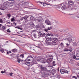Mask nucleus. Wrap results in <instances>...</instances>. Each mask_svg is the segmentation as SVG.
I'll return each instance as SVG.
<instances>
[{
  "label": "nucleus",
  "instance_id": "42",
  "mask_svg": "<svg viewBox=\"0 0 79 79\" xmlns=\"http://www.w3.org/2000/svg\"><path fill=\"white\" fill-rule=\"evenodd\" d=\"M66 45H67V47L68 48V47H69V44H68V43H67L66 44Z\"/></svg>",
  "mask_w": 79,
  "mask_h": 79
},
{
  "label": "nucleus",
  "instance_id": "64",
  "mask_svg": "<svg viewBox=\"0 0 79 79\" xmlns=\"http://www.w3.org/2000/svg\"><path fill=\"white\" fill-rule=\"evenodd\" d=\"M77 77H79V76L78 75H77Z\"/></svg>",
  "mask_w": 79,
  "mask_h": 79
},
{
  "label": "nucleus",
  "instance_id": "25",
  "mask_svg": "<svg viewBox=\"0 0 79 79\" xmlns=\"http://www.w3.org/2000/svg\"><path fill=\"white\" fill-rule=\"evenodd\" d=\"M16 51H17V49L16 48L13 49L12 50V52L13 53H15V52H16Z\"/></svg>",
  "mask_w": 79,
  "mask_h": 79
},
{
  "label": "nucleus",
  "instance_id": "16",
  "mask_svg": "<svg viewBox=\"0 0 79 79\" xmlns=\"http://www.w3.org/2000/svg\"><path fill=\"white\" fill-rule=\"evenodd\" d=\"M65 8H66V9H69V8H66V5L63 6L61 7V9L62 10H65Z\"/></svg>",
  "mask_w": 79,
  "mask_h": 79
},
{
  "label": "nucleus",
  "instance_id": "35",
  "mask_svg": "<svg viewBox=\"0 0 79 79\" xmlns=\"http://www.w3.org/2000/svg\"><path fill=\"white\" fill-rule=\"evenodd\" d=\"M60 45V46H61V47H64V45H63V43H61Z\"/></svg>",
  "mask_w": 79,
  "mask_h": 79
},
{
  "label": "nucleus",
  "instance_id": "4",
  "mask_svg": "<svg viewBox=\"0 0 79 79\" xmlns=\"http://www.w3.org/2000/svg\"><path fill=\"white\" fill-rule=\"evenodd\" d=\"M33 60H34V58H33L32 56H29L25 60V61H26V62L25 63V64H27V65H28L27 64H29V62H27V61H33Z\"/></svg>",
  "mask_w": 79,
  "mask_h": 79
},
{
  "label": "nucleus",
  "instance_id": "29",
  "mask_svg": "<svg viewBox=\"0 0 79 79\" xmlns=\"http://www.w3.org/2000/svg\"><path fill=\"white\" fill-rule=\"evenodd\" d=\"M46 63H47L48 64L50 63V60L48 59L46 60Z\"/></svg>",
  "mask_w": 79,
  "mask_h": 79
},
{
  "label": "nucleus",
  "instance_id": "45",
  "mask_svg": "<svg viewBox=\"0 0 79 79\" xmlns=\"http://www.w3.org/2000/svg\"><path fill=\"white\" fill-rule=\"evenodd\" d=\"M13 73H9V75H10V76H12V75H13Z\"/></svg>",
  "mask_w": 79,
  "mask_h": 79
},
{
  "label": "nucleus",
  "instance_id": "14",
  "mask_svg": "<svg viewBox=\"0 0 79 79\" xmlns=\"http://www.w3.org/2000/svg\"><path fill=\"white\" fill-rule=\"evenodd\" d=\"M14 9L15 10H19V7H18V4L15 5L14 8Z\"/></svg>",
  "mask_w": 79,
  "mask_h": 79
},
{
  "label": "nucleus",
  "instance_id": "22",
  "mask_svg": "<svg viewBox=\"0 0 79 79\" xmlns=\"http://www.w3.org/2000/svg\"><path fill=\"white\" fill-rule=\"evenodd\" d=\"M9 6H12L13 5V4L11 2H8Z\"/></svg>",
  "mask_w": 79,
  "mask_h": 79
},
{
  "label": "nucleus",
  "instance_id": "21",
  "mask_svg": "<svg viewBox=\"0 0 79 79\" xmlns=\"http://www.w3.org/2000/svg\"><path fill=\"white\" fill-rule=\"evenodd\" d=\"M68 48L69 49V51L70 52H73V49L71 47H68Z\"/></svg>",
  "mask_w": 79,
  "mask_h": 79
},
{
  "label": "nucleus",
  "instance_id": "34",
  "mask_svg": "<svg viewBox=\"0 0 79 79\" xmlns=\"http://www.w3.org/2000/svg\"><path fill=\"white\" fill-rule=\"evenodd\" d=\"M61 5H59V6H57V8H61Z\"/></svg>",
  "mask_w": 79,
  "mask_h": 79
},
{
  "label": "nucleus",
  "instance_id": "28",
  "mask_svg": "<svg viewBox=\"0 0 79 79\" xmlns=\"http://www.w3.org/2000/svg\"><path fill=\"white\" fill-rule=\"evenodd\" d=\"M24 54H21V55L20 56V57L21 58H24Z\"/></svg>",
  "mask_w": 79,
  "mask_h": 79
},
{
  "label": "nucleus",
  "instance_id": "46",
  "mask_svg": "<svg viewBox=\"0 0 79 79\" xmlns=\"http://www.w3.org/2000/svg\"><path fill=\"white\" fill-rule=\"evenodd\" d=\"M76 56L77 57H79V53H77L76 54Z\"/></svg>",
  "mask_w": 79,
  "mask_h": 79
},
{
  "label": "nucleus",
  "instance_id": "24",
  "mask_svg": "<svg viewBox=\"0 0 79 79\" xmlns=\"http://www.w3.org/2000/svg\"><path fill=\"white\" fill-rule=\"evenodd\" d=\"M52 74H54V73H56V70L55 69H53L52 70Z\"/></svg>",
  "mask_w": 79,
  "mask_h": 79
},
{
  "label": "nucleus",
  "instance_id": "5",
  "mask_svg": "<svg viewBox=\"0 0 79 79\" xmlns=\"http://www.w3.org/2000/svg\"><path fill=\"white\" fill-rule=\"evenodd\" d=\"M68 3L69 4L66 5V8H69V9L70 8L71 6H73L74 4V2L72 1H69L68 2Z\"/></svg>",
  "mask_w": 79,
  "mask_h": 79
},
{
  "label": "nucleus",
  "instance_id": "31",
  "mask_svg": "<svg viewBox=\"0 0 79 79\" xmlns=\"http://www.w3.org/2000/svg\"><path fill=\"white\" fill-rule=\"evenodd\" d=\"M64 52H68L69 50L68 48H66L64 49Z\"/></svg>",
  "mask_w": 79,
  "mask_h": 79
},
{
  "label": "nucleus",
  "instance_id": "23",
  "mask_svg": "<svg viewBox=\"0 0 79 79\" xmlns=\"http://www.w3.org/2000/svg\"><path fill=\"white\" fill-rule=\"evenodd\" d=\"M53 39V40L54 41H55L56 42H58V38H54Z\"/></svg>",
  "mask_w": 79,
  "mask_h": 79
},
{
  "label": "nucleus",
  "instance_id": "2",
  "mask_svg": "<svg viewBox=\"0 0 79 79\" xmlns=\"http://www.w3.org/2000/svg\"><path fill=\"white\" fill-rule=\"evenodd\" d=\"M50 35L53 36V35H52L50 33H48L46 35L45 37V39L47 40V41H48L47 42H46V43L48 45H52V43L49 42L52 41V38H51Z\"/></svg>",
  "mask_w": 79,
  "mask_h": 79
},
{
  "label": "nucleus",
  "instance_id": "61",
  "mask_svg": "<svg viewBox=\"0 0 79 79\" xmlns=\"http://www.w3.org/2000/svg\"><path fill=\"white\" fill-rule=\"evenodd\" d=\"M70 60L71 61H73V60L72 59H70Z\"/></svg>",
  "mask_w": 79,
  "mask_h": 79
},
{
  "label": "nucleus",
  "instance_id": "57",
  "mask_svg": "<svg viewBox=\"0 0 79 79\" xmlns=\"http://www.w3.org/2000/svg\"><path fill=\"white\" fill-rule=\"evenodd\" d=\"M76 60H79V58H78V57H77V58H76Z\"/></svg>",
  "mask_w": 79,
  "mask_h": 79
},
{
  "label": "nucleus",
  "instance_id": "11",
  "mask_svg": "<svg viewBox=\"0 0 79 79\" xmlns=\"http://www.w3.org/2000/svg\"><path fill=\"white\" fill-rule=\"evenodd\" d=\"M51 29H52V26L48 27L44 29V31L45 32H48V31H50Z\"/></svg>",
  "mask_w": 79,
  "mask_h": 79
},
{
  "label": "nucleus",
  "instance_id": "30",
  "mask_svg": "<svg viewBox=\"0 0 79 79\" xmlns=\"http://www.w3.org/2000/svg\"><path fill=\"white\" fill-rule=\"evenodd\" d=\"M30 50H31V51H35V50H34V48L32 47L30 48Z\"/></svg>",
  "mask_w": 79,
  "mask_h": 79
},
{
  "label": "nucleus",
  "instance_id": "37",
  "mask_svg": "<svg viewBox=\"0 0 79 79\" xmlns=\"http://www.w3.org/2000/svg\"><path fill=\"white\" fill-rule=\"evenodd\" d=\"M33 36L36 39V38H37V35H36L35 34H34Z\"/></svg>",
  "mask_w": 79,
  "mask_h": 79
},
{
  "label": "nucleus",
  "instance_id": "13",
  "mask_svg": "<svg viewBox=\"0 0 79 79\" xmlns=\"http://www.w3.org/2000/svg\"><path fill=\"white\" fill-rule=\"evenodd\" d=\"M15 28L17 29H20V30H23V26L22 25H21L20 26H17L15 27Z\"/></svg>",
  "mask_w": 79,
  "mask_h": 79
},
{
  "label": "nucleus",
  "instance_id": "7",
  "mask_svg": "<svg viewBox=\"0 0 79 79\" xmlns=\"http://www.w3.org/2000/svg\"><path fill=\"white\" fill-rule=\"evenodd\" d=\"M78 8L77 6H76V5H74L73 4V6L71 5L70 6V8L69 9L70 10H77Z\"/></svg>",
  "mask_w": 79,
  "mask_h": 79
},
{
  "label": "nucleus",
  "instance_id": "18",
  "mask_svg": "<svg viewBox=\"0 0 79 79\" xmlns=\"http://www.w3.org/2000/svg\"><path fill=\"white\" fill-rule=\"evenodd\" d=\"M41 60L42 63H46V60L45 59H42Z\"/></svg>",
  "mask_w": 79,
  "mask_h": 79
},
{
  "label": "nucleus",
  "instance_id": "26",
  "mask_svg": "<svg viewBox=\"0 0 79 79\" xmlns=\"http://www.w3.org/2000/svg\"><path fill=\"white\" fill-rule=\"evenodd\" d=\"M1 29H2V30H5L6 29V27L2 25V27H1Z\"/></svg>",
  "mask_w": 79,
  "mask_h": 79
},
{
  "label": "nucleus",
  "instance_id": "20",
  "mask_svg": "<svg viewBox=\"0 0 79 79\" xmlns=\"http://www.w3.org/2000/svg\"><path fill=\"white\" fill-rule=\"evenodd\" d=\"M30 25L32 27H34V26H35L34 24V23L32 22H30Z\"/></svg>",
  "mask_w": 79,
  "mask_h": 79
},
{
  "label": "nucleus",
  "instance_id": "8",
  "mask_svg": "<svg viewBox=\"0 0 79 79\" xmlns=\"http://www.w3.org/2000/svg\"><path fill=\"white\" fill-rule=\"evenodd\" d=\"M60 73L62 74H63L64 73H67V74H68V71L64 69H60Z\"/></svg>",
  "mask_w": 79,
  "mask_h": 79
},
{
  "label": "nucleus",
  "instance_id": "12",
  "mask_svg": "<svg viewBox=\"0 0 79 79\" xmlns=\"http://www.w3.org/2000/svg\"><path fill=\"white\" fill-rule=\"evenodd\" d=\"M72 36L71 35H69L67 36V40L69 42H72L73 40H72Z\"/></svg>",
  "mask_w": 79,
  "mask_h": 79
},
{
  "label": "nucleus",
  "instance_id": "19",
  "mask_svg": "<svg viewBox=\"0 0 79 79\" xmlns=\"http://www.w3.org/2000/svg\"><path fill=\"white\" fill-rule=\"evenodd\" d=\"M17 62L18 63H20V62H21L23 61V60H21L20 58H18V57L17 58Z\"/></svg>",
  "mask_w": 79,
  "mask_h": 79
},
{
  "label": "nucleus",
  "instance_id": "51",
  "mask_svg": "<svg viewBox=\"0 0 79 79\" xmlns=\"http://www.w3.org/2000/svg\"><path fill=\"white\" fill-rule=\"evenodd\" d=\"M13 24H14V25H15V26H16V23H13Z\"/></svg>",
  "mask_w": 79,
  "mask_h": 79
},
{
  "label": "nucleus",
  "instance_id": "54",
  "mask_svg": "<svg viewBox=\"0 0 79 79\" xmlns=\"http://www.w3.org/2000/svg\"><path fill=\"white\" fill-rule=\"evenodd\" d=\"M3 25H2V24H0V27H2Z\"/></svg>",
  "mask_w": 79,
  "mask_h": 79
},
{
  "label": "nucleus",
  "instance_id": "63",
  "mask_svg": "<svg viewBox=\"0 0 79 79\" xmlns=\"http://www.w3.org/2000/svg\"><path fill=\"white\" fill-rule=\"evenodd\" d=\"M77 66H79V63L77 64Z\"/></svg>",
  "mask_w": 79,
  "mask_h": 79
},
{
  "label": "nucleus",
  "instance_id": "41",
  "mask_svg": "<svg viewBox=\"0 0 79 79\" xmlns=\"http://www.w3.org/2000/svg\"><path fill=\"white\" fill-rule=\"evenodd\" d=\"M11 21H15V17H13L11 19Z\"/></svg>",
  "mask_w": 79,
  "mask_h": 79
},
{
  "label": "nucleus",
  "instance_id": "59",
  "mask_svg": "<svg viewBox=\"0 0 79 79\" xmlns=\"http://www.w3.org/2000/svg\"><path fill=\"white\" fill-rule=\"evenodd\" d=\"M59 68L58 67L57 69V71H60V70H59Z\"/></svg>",
  "mask_w": 79,
  "mask_h": 79
},
{
  "label": "nucleus",
  "instance_id": "6",
  "mask_svg": "<svg viewBox=\"0 0 79 79\" xmlns=\"http://www.w3.org/2000/svg\"><path fill=\"white\" fill-rule=\"evenodd\" d=\"M37 18L36 19V21L40 22V23L42 22V21H44V20H43V18L41 17V16H38Z\"/></svg>",
  "mask_w": 79,
  "mask_h": 79
},
{
  "label": "nucleus",
  "instance_id": "27",
  "mask_svg": "<svg viewBox=\"0 0 79 79\" xmlns=\"http://www.w3.org/2000/svg\"><path fill=\"white\" fill-rule=\"evenodd\" d=\"M0 52L1 53H4V49L3 48H1L0 49Z\"/></svg>",
  "mask_w": 79,
  "mask_h": 79
},
{
  "label": "nucleus",
  "instance_id": "60",
  "mask_svg": "<svg viewBox=\"0 0 79 79\" xmlns=\"http://www.w3.org/2000/svg\"><path fill=\"white\" fill-rule=\"evenodd\" d=\"M2 12L0 11V15H2Z\"/></svg>",
  "mask_w": 79,
  "mask_h": 79
},
{
  "label": "nucleus",
  "instance_id": "49",
  "mask_svg": "<svg viewBox=\"0 0 79 79\" xmlns=\"http://www.w3.org/2000/svg\"><path fill=\"white\" fill-rule=\"evenodd\" d=\"M68 54H66L65 53H64L63 54V56H66V55H67Z\"/></svg>",
  "mask_w": 79,
  "mask_h": 79
},
{
  "label": "nucleus",
  "instance_id": "52",
  "mask_svg": "<svg viewBox=\"0 0 79 79\" xmlns=\"http://www.w3.org/2000/svg\"><path fill=\"white\" fill-rule=\"evenodd\" d=\"M34 9V10H40V9H39L34 8V9Z\"/></svg>",
  "mask_w": 79,
  "mask_h": 79
},
{
  "label": "nucleus",
  "instance_id": "48",
  "mask_svg": "<svg viewBox=\"0 0 79 79\" xmlns=\"http://www.w3.org/2000/svg\"><path fill=\"white\" fill-rule=\"evenodd\" d=\"M74 46H77V43H74Z\"/></svg>",
  "mask_w": 79,
  "mask_h": 79
},
{
  "label": "nucleus",
  "instance_id": "40",
  "mask_svg": "<svg viewBox=\"0 0 79 79\" xmlns=\"http://www.w3.org/2000/svg\"><path fill=\"white\" fill-rule=\"evenodd\" d=\"M3 23V19H0V23Z\"/></svg>",
  "mask_w": 79,
  "mask_h": 79
},
{
  "label": "nucleus",
  "instance_id": "17",
  "mask_svg": "<svg viewBox=\"0 0 79 79\" xmlns=\"http://www.w3.org/2000/svg\"><path fill=\"white\" fill-rule=\"evenodd\" d=\"M45 23L48 25H51V22L49 20H45Z\"/></svg>",
  "mask_w": 79,
  "mask_h": 79
},
{
  "label": "nucleus",
  "instance_id": "15",
  "mask_svg": "<svg viewBox=\"0 0 79 79\" xmlns=\"http://www.w3.org/2000/svg\"><path fill=\"white\" fill-rule=\"evenodd\" d=\"M57 43L55 41L53 40L52 41V45H56Z\"/></svg>",
  "mask_w": 79,
  "mask_h": 79
},
{
  "label": "nucleus",
  "instance_id": "43",
  "mask_svg": "<svg viewBox=\"0 0 79 79\" xmlns=\"http://www.w3.org/2000/svg\"><path fill=\"white\" fill-rule=\"evenodd\" d=\"M7 31L8 32H9V33H10V32H11V31H10V28H9L7 30Z\"/></svg>",
  "mask_w": 79,
  "mask_h": 79
},
{
  "label": "nucleus",
  "instance_id": "1",
  "mask_svg": "<svg viewBox=\"0 0 79 79\" xmlns=\"http://www.w3.org/2000/svg\"><path fill=\"white\" fill-rule=\"evenodd\" d=\"M40 68L41 70L44 72L43 73L41 72L40 75L42 77H45L47 76V75L48 74V73L50 72V71L47 69L46 68V67L41 66L40 67Z\"/></svg>",
  "mask_w": 79,
  "mask_h": 79
},
{
  "label": "nucleus",
  "instance_id": "38",
  "mask_svg": "<svg viewBox=\"0 0 79 79\" xmlns=\"http://www.w3.org/2000/svg\"><path fill=\"white\" fill-rule=\"evenodd\" d=\"M11 3H12L13 4V3H16V1L15 0H13L12 1Z\"/></svg>",
  "mask_w": 79,
  "mask_h": 79
},
{
  "label": "nucleus",
  "instance_id": "39",
  "mask_svg": "<svg viewBox=\"0 0 79 79\" xmlns=\"http://www.w3.org/2000/svg\"><path fill=\"white\" fill-rule=\"evenodd\" d=\"M73 58L74 60H76V56L75 55L73 56Z\"/></svg>",
  "mask_w": 79,
  "mask_h": 79
},
{
  "label": "nucleus",
  "instance_id": "50",
  "mask_svg": "<svg viewBox=\"0 0 79 79\" xmlns=\"http://www.w3.org/2000/svg\"><path fill=\"white\" fill-rule=\"evenodd\" d=\"M68 15H74V14H68Z\"/></svg>",
  "mask_w": 79,
  "mask_h": 79
},
{
  "label": "nucleus",
  "instance_id": "44",
  "mask_svg": "<svg viewBox=\"0 0 79 79\" xmlns=\"http://www.w3.org/2000/svg\"><path fill=\"white\" fill-rule=\"evenodd\" d=\"M35 27L36 29H37V28H39V25H36L35 26Z\"/></svg>",
  "mask_w": 79,
  "mask_h": 79
},
{
  "label": "nucleus",
  "instance_id": "47",
  "mask_svg": "<svg viewBox=\"0 0 79 79\" xmlns=\"http://www.w3.org/2000/svg\"><path fill=\"white\" fill-rule=\"evenodd\" d=\"M72 78H74V79H77V77H76L75 76H73Z\"/></svg>",
  "mask_w": 79,
  "mask_h": 79
},
{
  "label": "nucleus",
  "instance_id": "9",
  "mask_svg": "<svg viewBox=\"0 0 79 79\" xmlns=\"http://www.w3.org/2000/svg\"><path fill=\"white\" fill-rule=\"evenodd\" d=\"M38 34H39V37H45V35H46V34L45 33L42 32L41 33V31H39L38 32Z\"/></svg>",
  "mask_w": 79,
  "mask_h": 79
},
{
  "label": "nucleus",
  "instance_id": "3",
  "mask_svg": "<svg viewBox=\"0 0 79 79\" xmlns=\"http://www.w3.org/2000/svg\"><path fill=\"white\" fill-rule=\"evenodd\" d=\"M8 2H6L4 3V6L1 7L0 9L2 10H8V7L9 6Z\"/></svg>",
  "mask_w": 79,
  "mask_h": 79
},
{
  "label": "nucleus",
  "instance_id": "62",
  "mask_svg": "<svg viewBox=\"0 0 79 79\" xmlns=\"http://www.w3.org/2000/svg\"><path fill=\"white\" fill-rule=\"evenodd\" d=\"M45 3H43V6H45Z\"/></svg>",
  "mask_w": 79,
  "mask_h": 79
},
{
  "label": "nucleus",
  "instance_id": "10",
  "mask_svg": "<svg viewBox=\"0 0 79 79\" xmlns=\"http://www.w3.org/2000/svg\"><path fill=\"white\" fill-rule=\"evenodd\" d=\"M28 18V16L26 15L24 17H22V18L20 20L21 21H23V22H26Z\"/></svg>",
  "mask_w": 79,
  "mask_h": 79
},
{
  "label": "nucleus",
  "instance_id": "56",
  "mask_svg": "<svg viewBox=\"0 0 79 79\" xmlns=\"http://www.w3.org/2000/svg\"><path fill=\"white\" fill-rule=\"evenodd\" d=\"M38 2H39L41 4H42V2H40V1H39Z\"/></svg>",
  "mask_w": 79,
  "mask_h": 79
},
{
  "label": "nucleus",
  "instance_id": "33",
  "mask_svg": "<svg viewBox=\"0 0 79 79\" xmlns=\"http://www.w3.org/2000/svg\"><path fill=\"white\" fill-rule=\"evenodd\" d=\"M49 57H50L49 58V59L50 58V59H51V60H52V59H53V57L51 55H50L49 56Z\"/></svg>",
  "mask_w": 79,
  "mask_h": 79
},
{
  "label": "nucleus",
  "instance_id": "36",
  "mask_svg": "<svg viewBox=\"0 0 79 79\" xmlns=\"http://www.w3.org/2000/svg\"><path fill=\"white\" fill-rule=\"evenodd\" d=\"M7 17L8 18H10L11 17V15H10V14H8L7 15Z\"/></svg>",
  "mask_w": 79,
  "mask_h": 79
},
{
  "label": "nucleus",
  "instance_id": "53",
  "mask_svg": "<svg viewBox=\"0 0 79 79\" xmlns=\"http://www.w3.org/2000/svg\"><path fill=\"white\" fill-rule=\"evenodd\" d=\"M1 73H2V74H3V73H4V71H1Z\"/></svg>",
  "mask_w": 79,
  "mask_h": 79
},
{
  "label": "nucleus",
  "instance_id": "55",
  "mask_svg": "<svg viewBox=\"0 0 79 79\" xmlns=\"http://www.w3.org/2000/svg\"><path fill=\"white\" fill-rule=\"evenodd\" d=\"M32 31H33V32H36V31L35 30H33Z\"/></svg>",
  "mask_w": 79,
  "mask_h": 79
},
{
  "label": "nucleus",
  "instance_id": "58",
  "mask_svg": "<svg viewBox=\"0 0 79 79\" xmlns=\"http://www.w3.org/2000/svg\"><path fill=\"white\" fill-rule=\"evenodd\" d=\"M18 35V36H20V37H23L20 35Z\"/></svg>",
  "mask_w": 79,
  "mask_h": 79
},
{
  "label": "nucleus",
  "instance_id": "32",
  "mask_svg": "<svg viewBox=\"0 0 79 79\" xmlns=\"http://www.w3.org/2000/svg\"><path fill=\"white\" fill-rule=\"evenodd\" d=\"M52 66H55L56 65V64H55V61H53L52 63Z\"/></svg>",
  "mask_w": 79,
  "mask_h": 79
}]
</instances>
